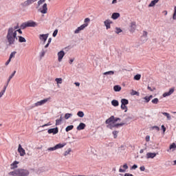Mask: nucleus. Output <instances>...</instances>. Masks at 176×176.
<instances>
[{
    "instance_id": "nucleus-1",
    "label": "nucleus",
    "mask_w": 176,
    "mask_h": 176,
    "mask_svg": "<svg viewBox=\"0 0 176 176\" xmlns=\"http://www.w3.org/2000/svg\"><path fill=\"white\" fill-rule=\"evenodd\" d=\"M17 30H19V25L16 26L9 28L7 31L6 41L8 46H13L17 41Z\"/></svg>"
},
{
    "instance_id": "nucleus-2",
    "label": "nucleus",
    "mask_w": 176,
    "mask_h": 176,
    "mask_svg": "<svg viewBox=\"0 0 176 176\" xmlns=\"http://www.w3.org/2000/svg\"><path fill=\"white\" fill-rule=\"evenodd\" d=\"M8 175L12 176H28L30 175V171L27 169L18 168L8 173Z\"/></svg>"
},
{
    "instance_id": "nucleus-3",
    "label": "nucleus",
    "mask_w": 176,
    "mask_h": 176,
    "mask_svg": "<svg viewBox=\"0 0 176 176\" xmlns=\"http://www.w3.org/2000/svg\"><path fill=\"white\" fill-rule=\"evenodd\" d=\"M50 100V98H45L43 100H41L40 101H38L37 102L34 103V105L32 106L30 109H32V108H35V107H41L42 105H45L47 101Z\"/></svg>"
},
{
    "instance_id": "nucleus-4",
    "label": "nucleus",
    "mask_w": 176,
    "mask_h": 176,
    "mask_svg": "<svg viewBox=\"0 0 176 176\" xmlns=\"http://www.w3.org/2000/svg\"><path fill=\"white\" fill-rule=\"evenodd\" d=\"M118 120H120V118H115V116H111L105 121V123L106 124H110L111 123H116V122H118Z\"/></svg>"
},
{
    "instance_id": "nucleus-5",
    "label": "nucleus",
    "mask_w": 176,
    "mask_h": 176,
    "mask_svg": "<svg viewBox=\"0 0 176 176\" xmlns=\"http://www.w3.org/2000/svg\"><path fill=\"white\" fill-rule=\"evenodd\" d=\"M34 2H36V0H26L21 3V6H22V8H27L30 6V5H32Z\"/></svg>"
},
{
    "instance_id": "nucleus-6",
    "label": "nucleus",
    "mask_w": 176,
    "mask_h": 176,
    "mask_svg": "<svg viewBox=\"0 0 176 176\" xmlns=\"http://www.w3.org/2000/svg\"><path fill=\"white\" fill-rule=\"evenodd\" d=\"M87 25H89V23H84L81 25L76 29V30L74 31V34H79L80 31H83V30H85L86 27H87Z\"/></svg>"
},
{
    "instance_id": "nucleus-7",
    "label": "nucleus",
    "mask_w": 176,
    "mask_h": 176,
    "mask_svg": "<svg viewBox=\"0 0 176 176\" xmlns=\"http://www.w3.org/2000/svg\"><path fill=\"white\" fill-rule=\"evenodd\" d=\"M135 30H137V23H135V21L131 22V24L129 26L130 32H135Z\"/></svg>"
},
{
    "instance_id": "nucleus-8",
    "label": "nucleus",
    "mask_w": 176,
    "mask_h": 176,
    "mask_svg": "<svg viewBox=\"0 0 176 176\" xmlns=\"http://www.w3.org/2000/svg\"><path fill=\"white\" fill-rule=\"evenodd\" d=\"M64 56H65V52H64V51L61 50L58 52V60L59 63H61V61H63Z\"/></svg>"
},
{
    "instance_id": "nucleus-9",
    "label": "nucleus",
    "mask_w": 176,
    "mask_h": 176,
    "mask_svg": "<svg viewBox=\"0 0 176 176\" xmlns=\"http://www.w3.org/2000/svg\"><path fill=\"white\" fill-rule=\"evenodd\" d=\"M47 38H49V34L39 35V39L41 41H43L44 42V43H45L46 41H47Z\"/></svg>"
},
{
    "instance_id": "nucleus-10",
    "label": "nucleus",
    "mask_w": 176,
    "mask_h": 176,
    "mask_svg": "<svg viewBox=\"0 0 176 176\" xmlns=\"http://www.w3.org/2000/svg\"><path fill=\"white\" fill-rule=\"evenodd\" d=\"M104 24L106 27V30H109V28H111V24H112V21L111 19H107L104 21Z\"/></svg>"
},
{
    "instance_id": "nucleus-11",
    "label": "nucleus",
    "mask_w": 176,
    "mask_h": 176,
    "mask_svg": "<svg viewBox=\"0 0 176 176\" xmlns=\"http://www.w3.org/2000/svg\"><path fill=\"white\" fill-rule=\"evenodd\" d=\"M18 152L20 154V156H24V155H25V150L23 148L21 144H19Z\"/></svg>"
},
{
    "instance_id": "nucleus-12",
    "label": "nucleus",
    "mask_w": 176,
    "mask_h": 176,
    "mask_svg": "<svg viewBox=\"0 0 176 176\" xmlns=\"http://www.w3.org/2000/svg\"><path fill=\"white\" fill-rule=\"evenodd\" d=\"M48 134H57L58 133V128H53V129H50L47 131Z\"/></svg>"
},
{
    "instance_id": "nucleus-13",
    "label": "nucleus",
    "mask_w": 176,
    "mask_h": 176,
    "mask_svg": "<svg viewBox=\"0 0 176 176\" xmlns=\"http://www.w3.org/2000/svg\"><path fill=\"white\" fill-rule=\"evenodd\" d=\"M76 129L78 131H80V130H85V129H86V124L81 122Z\"/></svg>"
},
{
    "instance_id": "nucleus-14",
    "label": "nucleus",
    "mask_w": 176,
    "mask_h": 176,
    "mask_svg": "<svg viewBox=\"0 0 176 176\" xmlns=\"http://www.w3.org/2000/svg\"><path fill=\"white\" fill-rule=\"evenodd\" d=\"M157 155L156 153H147L146 159H153L154 157H156Z\"/></svg>"
},
{
    "instance_id": "nucleus-15",
    "label": "nucleus",
    "mask_w": 176,
    "mask_h": 176,
    "mask_svg": "<svg viewBox=\"0 0 176 176\" xmlns=\"http://www.w3.org/2000/svg\"><path fill=\"white\" fill-rule=\"evenodd\" d=\"M123 168H122V166H120L119 169V173H126V170L129 168V166H127V164H124L123 165Z\"/></svg>"
},
{
    "instance_id": "nucleus-16",
    "label": "nucleus",
    "mask_w": 176,
    "mask_h": 176,
    "mask_svg": "<svg viewBox=\"0 0 176 176\" xmlns=\"http://www.w3.org/2000/svg\"><path fill=\"white\" fill-rule=\"evenodd\" d=\"M26 24L28 27H36V25H38L34 21H29L26 22Z\"/></svg>"
},
{
    "instance_id": "nucleus-17",
    "label": "nucleus",
    "mask_w": 176,
    "mask_h": 176,
    "mask_svg": "<svg viewBox=\"0 0 176 176\" xmlns=\"http://www.w3.org/2000/svg\"><path fill=\"white\" fill-rule=\"evenodd\" d=\"M174 93V88H171L169 91L165 92L163 94V97H168V96H171Z\"/></svg>"
},
{
    "instance_id": "nucleus-18",
    "label": "nucleus",
    "mask_w": 176,
    "mask_h": 176,
    "mask_svg": "<svg viewBox=\"0 0 176 176\" xmlns=\"http://www.w3.org/2000/svg\"><path fill=\"white\" fill-rule=\"evenodd\" d=\"M41 13H43V14H46V13H47V3H44L43 6V8L41 10Z\"/></svg>"
},
{
    "instance_id": "nucleus-19",
    "label": "nucleus",
    "mask_w": 176,
    "mask_h": 176,
    "mask_svg": "<svg viewBox=\"0 0 176 176\" xmlns=\"http://www.w3.org/2000/svg\"><path fill=\"white\" fill-rule=\"evenodd\" d=\"M119 17H120V14L119 12H114L111 15V19H113V20H118Z\"/></svg>"
},
{
    "instance_id": "nucleus-20",
    "label": "nucleus",
    "mask_w": 176,
    "mask_h": 176,
    "mask_svg": "<svg viewBox=\"0 0 176 176\" xmlns=\"http://www.w3.org/2000/svg\"><path fill=\"white\" fill-rule=\"evenodd\" d=\"M18 164H19V162L14 161L12 164H10V169L14 170V168H17Z\"/></svg>"
},
{
    "instance_id": "nucleus-21",
    "label": "nucleus",
    "mask_w": 176,
    "mask_h": 176,
    "mask_svg": "<svg viewBox=\"0 0 176 176\" xmlns=\"http://www.w3.org/2000/svg\"><path fill=\"white\" fill-rule=\"evenodd\" d=\"M109 126H111V127H116L118 129V127L120 126L122 127V126H124V124H126L125 122H121V123H119V124H113V125H111V124H109Z\"/></svg>"
},
{
    "instance_id": "nucleus-22",
    "label": "nucleus",
    "mask_w": 176,
    "mask_h": 176,
    "mask_svg": "<svg viewBox=\"0 0 176 176\" xmlns=\"http://www.w3.org/2000/svg\"><path fill=\"white\" fill-rule=\"evenodd\" d=\"M65 145H67V143H59L56 145H55V148H56V149H61V148H64V146H65Z\"/></svg>"
},
{
    "instance_id": "nucleus-23",
    "label": "nucleus",
    "mask_w": 176,
    "mask_h": 176,
    "mask_svg": "<svg viewBox=\"0 0 176 176\" xmlns=\"http://www.w3.org/2000/svg\"><path fill=\"white\" fill-rule=\"evenodd\" d=\"M157 2H159V0L151 1V2L148 5V8H153V6H155V5H156V3H157Z\"/></svg>"
},
{
    "instance_id": "nucleus-24",
    "label": "nucleus",
    "mask_w": 176,
    "mask_h": 176,
    "mask_svg": "<svg viewBox=\"0 0 176 176\" xmlns=\"http://www.w3.org/2000/svg\"><path fill=\"white\" fill-rule=\"evenodd\" d=\"M18 38H19V43H23L27 42V40H25V38H24L21 36H19Z\"/></svg>"
},
{
    "instance_id": "nucleus-25",
    "label": "nucleus",
    "mask_w": 176,
    "mask_h": 176,
    "mask_svg": "<svg viewBox=\"0 0 176 176\" xmlns=\"http://www.w3.org/2000/svg\"><path fill=\"white\" fill-rule=\"evenodd\" d=\"M111 105H113V107H119V101L117 100H113L111 101Z\"/></svg>"
},
{
    "instance_id": "nucleus-26",
    "label": "nucleus",
    "mask_w": 176,
    "mask_h": 176,
    "mask_svg": "<svg viewBox=\"0 0 176 176\" xmlns=\"http://www.w3.org/2000/svg\"><path fill=\"white\" fill-rule=\"evenodd\" d=\"M121 104L122 105H129V100L123 98L121 100Z\"/></svg>"
},
{
    "instance_id": "nucleus-27",
    "label": "nucleus",
    "mask_w": 176,
    "mask_h": 176,
    "mask_svg": "<svg viewBox=\"0 0 176 176\" xmlns=\"http://www.w3.org/2000/svg\"><path fill=\"white\" fill-rule=\"evenodd\" d=\"M114 91H120L122 90V87L120 85H115L113 87Z\"/></svg>"
},
{
    "instance_id": "nucleus-28",
    "label": "nucleus",
    "mask_w": 176,
    "mask_h": 176,
    "mask_svg": "<svg viewBox=\"0 0 176 176\" xmlns=\"http://www.w3.org/2000/svg\"><path fill=\"white\" fill-rule=\"evenodd\" d=\"M6 86H3V90L1 91L0 92V98L5 94V91H6Z\"/></svg>"
},
{
    "instance_id": "nucleus-29",
    "label": "nucleus",
    "mask_w": 176,
    "mask_h": 176,
    "mask_svg": "<svg viewBox=\"0 0 176 176\" xmlns=\"http://www.w3.org/2000/svg\"><path fill=\"white\" fill-rule=\"evenodd\" d=\"M162 115H164V116H166L168 120H171V116H170V113H166V112H163Z\"/></svg>"
},
{
    "instance_id": "nucleus-30",
    "label": "nucleus",
    "mask_w": 176,
    "mask_h": 176,
    "mask_svg": "<svg viewBox=\"0 0 176 176\" xmlns=\"http://www.w3.org/2000/svg\"><path fill=\"white\" fill-rule=\"evenodd\" d=\"M162 115H164V116H166L168 120H171V116H170V113H166V112H163Z\"/></svg>"
},
{
    "instance_id": "nucleus-31",
    "label": "nucleus",
    "mask_w": 176,
    "mask_h": 176,
    "mask_svg": "<svg viewBox=\"0 0 176 176\" xmlns=\"http://www.w3.org/2000/svg\"><path fill=\"white\" fill-rule=\"evenodd\" d=\"M131 96H140V93L134 89L131 90Z\"/></svg>"
},
{
    "instance_id": "nucleus-32",
    "label": "nucleus",
    "mask_w": 176,
    "mask_h": 176,
    "mask_svg": "<svg viewBox=\"0 0 176 176\" xmlns=\"http://www.w3.org/2000/svg\"><path fill=\"white\" fill-rule=\"evenodd\" d=\"M27 27H28V26L27 25V22H25L21 25L20 28H21V30H25V28H27Z\"/></svg>"
},
{
    "instance_id": "nucleus-33",
    "label": "nucleus",
    "mask_w": 176,
    "mask_h": 176,
    "mask_svg": "<svg viewBox=\"0 0 176 176\" xmlns=\"http://www.w3.org/2000/svg\"><path fill=\"white\" fill-rule=\"evenodd\" d=\"M74 129V125H70L66 127L65 131L68 133V131H71Z\"/></svg>"
},
{
    "instance_id": "nucleus-34",
    "label": "nucleus",
    "mask_w": 176,
    "mask_h": 176,
    "mask_svg": "<svg viewBox=\"0 0 176 176\" xmlns=\"http://www.w3.org/2000/svg\"><path fill=\"white\" fill-rule=\"evenodd\" d=\"M121 109H122V111H124V112H127L128 111L127 106H126V104H121Z\"/></svg>"
},
{
    "instance_id": "nucleus-35",
    "label": "nucleus",
    "mask_w": 176,
    "mask_h": 176,
    "mask_svg": "<svg viewBox=\"0 0 176 176\" xmlns=\"http://www.w3.org/2000/svg\"><path fill=\"white\" fill-rule=\"evenodd\" d=\"M77 116L79 118H83V116H85V113H83L82 111H80L77 113Z\"/></svg>"
},
{
    "instance_id": "nucleus-36",
    "label": "nucleus",
    "mask_w": 176,
    "mask_h": 176,
    "mask_svg": "<svg viewBox=\"0 0 176 176\" xmlns=\"http://www.w3.org/2000/svg\"><path fill=\"white\" fill-rule=\"evenodd\" d=\"M55 81L56 82V83H58V85H61V83H63V78H56Z\"/></svg>"
},
{
    "instance_id": "nucleus-37",
    "label": "nucleus",
    "mask_w": 176,
    "mask_h": 176,
    "mask_svg": "<svg viewBox=\"0 0 176 176\" xmlns=\"http://www.w3.org/2000/svg\"><path fill=\"white\" fill-rule=\"evenodd\" d=\"M62 120H62L61 117L60 119L56 120V126H60V124H61Z\"/></svg>"
},
{
    "instance_id": "nucleus-38",
    "label": "nucleus",
    "mask_w": 176,
    "mask_h": 176,
    "mask_svg": "<svg viewBox=\"0 0 176 176\" xmlns=\"http://www.w3.org/2000/svg\"><path fill=\"white\" fill-rule=\"evenodd\" d=\"M152 104H159V99L157 98H155L151 100Z\"/></svg>"
},
{
    "instance_id": "nucleus-39",
    "label": "nucleus",
    "mask_w": 176,
    "mask_h": 176,
    "mask_svg": "<svg viewBox=\"0 0 176 176\" xmlns=\"http://www.w3.org/2000/svg\"><path fill=\"white\" fill-rule=\"evenodd\" d=\"M143 100H144V102H145L146 104H147L148 102H149V101H151L148 96L143 98Z\"/></svg>"
},
{
    "instance_id": "nucleus-40",
    "label": "nucleus",
    "mask_w": 176,
    "mask_h": 176,
    "mask_svg": "<svg viewBox=\"0 0 176 176\" xmlns=\"http://www.w3.org/2000/svg\"><path fill=\"white\" fill-rule=\"evenodd\" d=\"M115 74V72L113 71H109V72H106L103 74V75H113Z\"/></svg>"
},
{
    "instance_id": "nucleus-41",
    "label": "nucleus",
    "mask_w": 176,
    "mask_h": 176,
    "mask_svg": "<svg viewBox=\"0 0 176 176\" xmlns=\"http://www.w3.org/2000/svg\"><path fill=\"white\" fill-rule=\"evenodd\" d=\"M72 150L71 148H68L66 151H65L64 156H68Z\"/></svg>"
},
{
    "instance_id": "nucleus-42",
    "label": "nucleus",
    "mask_w": 176,
    "mask_h": 176,
    "mask_svg": "<svg viewBox=\"0 0 176 176\" xmlns=\"http://www.w3.org/2000/svg\"><path fill=\"white\" fill-rule=\"evenodd\" d=\"M112 134H113L114 138H118V134H119V131H113Z\"/></svg>"
},
{
    "instance_id": "nucleus-43",
    "label": "nucleus",
    "mask_w": 176,
    "mask_h": 176,
    "mask_svg": "<svg viewBox=\"0 0 176 176\" xmlns=\"http://www.w3.org/2000/svg\"><path fill=\"white\" fill-rule=\"evenodd\" d=\"M140 79H141V74H136L134 76V80H140Z\"/></svg>"
},
{
    "instance_id": "nucleus-44",
    "label": "nucleus",
    "mask_w": 176,
    "mask_h": 176,
    "mask_svg": "<svg viewBox=\"0 0 176 176\" xmlns=\"http://www.w3.org/2000/svg\"><path fill=\"white\" fill-rule=\"evenodd\" d=\"M57 34H58V30L56 29L52 34V36H54V38H56V36H57Z\"/></svg>"
},
{
    "instance_id": "nucleus-45",
    "label": "nucleus",
    "mask_w": 176,
    "mask_h": 176,
    "mask_svg": "<svg viewBox=\"0 0 176 176\" xmlns=\"http://www.w3.org/2000/svg\"><path fill=\"white\" fill-rule=\"evenodd\" d=\"M16 52H12L10 55V59L12 60V58H13V57H14V56H16Z\"/></svg>"
},
{
    "instance_id": "nucleus-46",
    "label": "nucleus",
    "mask_w": 176,
    "mask_h": 176,
    "mask_svg": "<svg viewBox=\"0 0 176 176\" xmlns=\"http://www.w3.org/2000/svg\"><path fill=\"white\" fill-rule=\"evenodd\" d=\"M146 36H148V32L144 30L143 31V34L142 36V38H146Z\"/></svg>"
},
{
    "instance_id": "nucleus-47",
    "label": "nucleus",
    "mask_w": 176,
    "mask_h": 176,
    "mask_svg": "<svg viewBox=\"0 0 176 176\" xmlns=\"http://www.w3.org/2000/svg\"><path fill=\"white\" fill-rule=\"evenodd\" d=\"M122 31V29H120V28H116V34H120Z\"/></svg>"
},
{
    "instance_id": "nucleus-48",
    "label": "nucleus",
    "mask_w": 176,
    "mask_h": 176,
    "mask_svg": "<svg viewBox=\"0 0 176 176\" xmlns=\"http://www.w3.org/2000/svg\"><path fill=\"white\" fill-rule=\"evenodd\" d=\"M71 116H72V114L67 113L65 115V119H69V118H71Z\"/></svg>"
},
{
    "instance_id": "nucleus-49",
    "label": "nucleus",
    "mask_w": 176,
    "mask_h": 176,
    "mask_svg": "<svg viewBox=\"0 0 176 176\" xmlns=\"http://www.w3.org/2000/svg\"><path fill=\"white\" fill-rule=\"evenodd\" d=\"M57 148H56V146H54V147H50L47 148V151H56Z\"/></svg>"
},
{
    "instance_id": "nucleus-50",
    "label": "nucleus",
    "mask_w": 176,
    "mask_h": 176,
    "mask_svg": "<svg viewBox=\"0 0 176 176\" xmlns=\"http://www.w3.org/2000/svg\"><path fill=\"white\" fill-rule=\"evenodd\" d=\"M173 20H176V6L174 8V13H173Z\"/></svg>"
},
{
    "instance_id": "nucleus-51",
    "label": "nucleus",
    "mask_w": 176,
    "mask_h": 176,
    "mask_svg": "<svg viewBox=\"0 0 176 176\" xmlns=\"http://www.w3.org/2000/svg\"><path fill=\"white\" fill-rule=\"evenodd\" d=\"M46 52H45L44 50H42L41 52L40 53V57L42 58L43 57H45V54Z\"/></svg>"
},
{
    "instance_id": "nucleus-52",
    "label": "nucleus",
    "mask_w": 176,
    "mask_h": 176,
    "mask_svg": "<svg viewBox=\"0 0 176 176\" xmlns=\"http://www.w3.org/2000/svg\"><path fill=\"white\" fill-rule=\"evenodd\" d=\"M170 149H174L176 148L175 143H173L172 144L170 145Z\"/></svg>"
},
{
    "instance_id": "nucleus-53",
    "label": "nucleus",
    "mask_w": 176,
    "mask_h": 176,
    "mask_svg": "<svg viewBox=\"0 0 176 176\" xmlns=\"http://www.w3.org/2000/svg\"><path fill=\"white\" fill-rule=\"evenodd\" d=\"M45 0H39L38 1V6H41V5H42V3H44Z\"/></svg>"
},
{
    "instance_id": "nucleus-54",
    "label": "nucleus",
    "mask_w": 176,
    "mask_h": 176,
    "mask_svg": "<svg viewBox=\"0 0 176 176\" xmlns=\"http://www.w3.org/2000/svg\"><path fill=\"white\" fill-rule=\"evenodd\" d=\"M16 75V71H14L13 73L9 76L10 79H13V76Z\"/></svg>"
},
{
    "instance_id": "nucleus-55",
    "label": "nucleus",
    "mask_w": 176,
    "mask_h": 176,
    "mask_svg": "<svg viewBox=\"0 0 176 176\" xmlns=\"http://www.w3.org/2000/svg\"><path fill=\"white\" fill-rule=\"evenodd\" d=\"M10 80H12V79L8 78V79L7 80V83L4 85V86H6V88H8V86H9V83H10Z\"/></svg>"
},
{
    "instance_id": "nucleus-56",
    "label": "nucleus",
    "mask_w": 176,
    "mask_h": 176,
    "mask_svg": "<svg viewBox=\"0 0 176 176\" xmlns=\"http://www.w3.org/2000/svg\"><path fill=\"white\" fill-rule=\"evenodd\" d=\"M153 129H155L157 131H159V130H160V128H159V126H154L152 127Z\"/></svg>"
},
{
    "instance_id": "nucleus-57",
    "label": "nucleus",
    "mask_w": 176,
    "mask_h": 176,
    "mask_svg": "<svg viewBox=\"0 0 176 176\" xmlns=\"http://www.w3.org/2000/svg\"><path fill=\"white\" fill-rule=\"evenodd\" d=\"M145 140L146 142H149V140H151V136L146 135Z\"/></svg>"
},
{
    "instance_id": "nucleus-58",
    "label": "nucleus",
    "mask_w": 176,
    "mask_h": 176,
    "mask_svg": "<svg viewBox=\"0 0 176 176\" xmlns=\"http://www.w3.org/2000/svg\"><path fill=\"white\" fill-rule=\"evenodd\" d=\"M89 21H90V19L89 18H86L85 19V24H87V23H89Z\"/></svg>"
},
{
    "instance_id": "nucleus-59",
    "label": "nucleus",
    "mask_w": 176,
    "mask_h": 176,
    "mask_svg": "<svg viewBox=\"0 0 176 176\" xmlns=\"http://www.w3.org/2000/svg\"><path fill=\"white\" fill-rule=\"evenodd\" d=\"M131 168L132 170H135L136 168H138V166H137V164H134Z\"/></svg>"
},
{
    "instance_id": "nucleus-60",
    "label": "nucleus",
    "mask_w": 176,
    "mask_h": 176,
    "mask_svg": "<svg viewBox=\"0 0 176 176\" xmlns=\"http://www.w3.org/2000/svg\"><path fill=\"white\" fill-rule=\"evenodd\" d=\"M140 171H145V166H142L140 168Z\"/></svg>"
},
{
    "instance_id": "nucleus-61",
    "label": "nucleus",
    "mask_w": 176,
    "mask_h": 176,
    "mask_svg": "<svg viewBox=\"0 0 176 176\" xmlns=\"http://www.w3.org/2000/svg\"><path fill=\"white\" fill-rule=\"evenodd\" d=\"M10 61H12V59H10V58H9V59L7 60V62L6 63V65H9Z\"/></svg>"
},
{
    "instance_id": "nucleus-62",
    "label": "nucleus",
    "mask_w": 176,
    "mask_h": 176,
    "mask_svg": "<svg viewBox=\"0 0 176 176\" xmlns=\"http://www.w3.org/2000/svg\"><path fill=\"white\" fill-rule=\"evenodd\" d=\"M162 129L163 130L164 133L166 132V126H164V125H162Z\"/></svg>"
},
{
    "instance_id": "nucleus-63",
    "label": "nucleus",
    "mask_w": 176,
    "mask_h": 176,
    "mask_svg": "<svg viewBox=\"0 0 176 176\" xmlns=\"http://www.w3.org/2000/svg\"><path fill=\"white\" fill-rule=\"evenodd\" d=\"M50 122H48L47 124H45L44 125L41 126V127H46V126H50Z\"/></svg>"
},
{
    "instance_id": "nucleus-64",
    "label": "nucleus",
    "mask_w": 176,
    "mask_h": 176,
    "mask_svg": "<svg viewBox=\"0 0 176 176\" xmlns=\"http://www.w3.org/2000/svg\"><path fill=\"white\" fill-rule=\"evenodd\" d=\"M124 176H134V175L131 173H125Z\"/></svg>"
}]
</instances>
